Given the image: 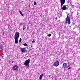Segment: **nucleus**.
<instances>
[{
  "label": "nucleus",
  "mask_w": 80,
  "mask_h": 80,
  "mask_svg": "<svg viewBox=\"0 0 80 80\" xmlns=\"http://www.w3.org/2000/svg\"><path fill=\"white\" fill-rule=\"evenodd\" d=\"M19 32H16L14 35V39L15 41V43L17 44L18 43V38H19Z\"/></svg>",
  "instance_id": "nucleus-1"
},
{
  "label": "nucleus",
  "mask_w": 80,
  "mask_h": 80,
  "mask_svg": "<svg viewBox=\"0 0 80 80\" xmlns=\"http://www.w3.org/2000/svg\"><path fill=\"white\" fill-rule=\"evenodd\" d=\"M61 4V9L63 10H65L67 9V7L65 5H64L63 6V4H65V0H60Z\"/></svg>",
  "instance_id": "nucleus-2"
},
{
  "label": "nucleus",
  "mask_w": 80,
  "mask_h": 80,
  "mask_svg": "<svg viewBox=\"0 0 80 80\" xmlns=\"http://www.w3.org/2000/svg\"><path fill=\"white\" fill-rule=\"evenodd\" d=\"M67 23L68 25H70V18L69 17V16H68V15L67 16L64 24L66 25H67Z\"/></svg>",
  "instance_id": "nucleus-3"
},
{
  "label": "nucleus",
  "mask_w": 80,
  "mask_h": 80,
  "mask_svg": "<svg viewBox=\"0 0 80 80\" xmlns=\"http://www.w3.org/2000/svg\"><path fill=\"white\" fill-rule=\"evenodd\" d=\"M30 59H28L24 63V65H25V66L27 68H28V67H29V63H30Z\"/></svg>",
  "instance_id": "nucleus-4"
},
{
  "label": "nucleus",
  "mask_w": 80,
  "mask_h": 80,
  "mask_svg": "<svg viewBox=\"0 0 80 80\" xmlns=\"http://www.w3.org/2000/svg\"><path fill=\"white\" fill-rule=\"evenodd\" d=\"M20 50L21 53H25L26 52V48H21Z\"/></svg>",
  "instance_id": "nucleus-5"
},
{
  "label": "nucleus",
  "mask_w": 80,
  "mask_h": 80,
  "mask_svg": "<svg viewBox=\"0 0 80 80\" xmlns=\"http://www.w3.org/2000/svg\"><path fill=\"white\" fill-rule=\"evenodd\" d=\"M59 62L58 61H56L54 64V65L55 67H58L59 65Z\"/></svg>",
  "instance_id": "nucleus-6"
},
{
  "label": "nucleus",
  "mask_w": 80,
  "mask_h": 80,
  "mask_svg": "<svg viewBox=\"0 0 80 80\" xmlns=\"http://www.w3.org/2000/svg\"><path fill=\"white\" fill-rule=\"evenodd\" d=\"M63 67L64 68H67V64L66 63H64L62 65Z\"/></svg>",
  "instance_id": "nucleus-7"
},
{
  "label": "nucleus",
  "mask_w": 80,
  "mask_h": 80,
  "mask_svg": "<svg viewBox=\"0 0 80 80\" xmlns=\"http://www.w3.org/2000/svg\"><path fill=\"white\" fill-rule=\"evenodd\" d=\"M17 68H18V66L17 65L14 66L12 68L13 70H16Z\"/></svg>",
  "instance_id": "nucleus-8"
},
{
  "label": "nucleus",
  "mask_w": 80,
  "mask_h": 80,
  "mask_svg": "<svg viewBox=\"0 0 80 80\" xmlns=\"http://www.w3.org/2000/svg\"><path fill=\"white\" fill-rule=\"evenodd\" d=\"M42 77H43V74H42V75H41L40 76V77H39L40 80H41V79H42Z\"/></svg>",
  "instance_id": "nucleus-9"
},
{
  "label": "nucleus",
  "mask_w": 80,
  "mask_h": 80,
  "mask_svg": "<svg viewBox=\"0 0 80 80\" xmlns=\"http://www.w3.org/2000/svg\"><path fill=\"white\" fill-rule=\"evenodd\" d=\"M3 47L2 46H0V48H1L2 50H3Z\"/></svg>",
  "instance_id": "nucleus-10"
},
{
  "label": "nucleus",
  "mask_w": 80,
  "mask_h": 80,
  "mask_svg": "<svg viewBox=\"0 0 80 80\" xmlns=\"http://www.w3.org/2000/svg\"><path fill=\"white\" fill-rule=\"evenodd\" d=\"M22 42V38H20L19 41V43H20Z\"/></svg>",
  "instance_id": "nucleus-11"
},
{
  "label": "nucleus",
  "mask_w": 80,
  "mask_h": 80,
  "mask_svg": "<svg viewBox=\"0 0 80 80\" xmlns=\"http://www.w3.org/2000/svg\"><path fill=\"white\" fill-rule=\"evenodd\" d=\"M23 45H24V46H27V45H27V43H24L23 44Z\"/></svg>",
  "instance_id": "nucleus-12"
},
{
  "label": "nucleus",
  "mask_w": 80,
  "mask_h": 80,
  "mask_svg": "<svg viewBox=\"0 0 80 80\" xmlns=\"http://www.w3.org/2000/svg\"><path fill=\"white\" fill-rule=\"evenodd\" d=\"M19 13H20V14H21L22 13V11H21L19 10Z\"/></svg>",
  "instance_id": "nucleus-13"
},
{
  "label": "nucleus",
  "mask_w": 80,
  "mask_h": 80,
  "mask_svg": "<svg viewBox=\"0 0 80 80\" xmlns=\"http://www.w3.org/2000/svg\"><path fill=\"white\" fill-rule=\"evenodd\" d=\"M34 42H35V39H33V40L32 41V43H34Z\"/></svg>",
  "instance_id": "nucleus-14"
},
{
  "label": "nucleus",
  "mask_w": 80,
  "mask_h": 80,
  "mask_svg": "<svg viewBox=\"0 0 80 80\" xmlns=\"http://www.w3.org/2000/svg\"><path fill=\"white\" fill-rule=\"evenodd\" d=\"M48 37H51V36H52V34H49L48 35Z\"/></svg>",
  "instance_id": "nucleus-15"
},
{
  "label": "nucleus",
  "mask_w": 80,
  "mask_h": 80,
  "mask_svg": "<svg viewBox=\"0 0 80 80\" xmlns=\"http://www.w3.org/2000/svg\"><path fill=\"white\" fill-rule=\"evenodd\" d=\"M37 5V3H36V2H34V5Z\"/></svg>",
  "instance_id": "nucleus-16"
},
{
  "label": "nucleus",
  "mask_w": 80,
  "mask_h": 80,
  "mask_svg": "<svg viewBox=\"0 0 80 80\" xmlns=\"http://www.w3.org/2000/svg\"><path fill=\"white\" fill-rule=\"evenodd\" d=\"M13 62H14V61H12V62H11L12 63H13Z\"/></svg>",
  "instance_id": "nucleus-17"
},
{
  "label": "nucleus",
  "mask_w": 80,
  "mask_h": 80,
  "mask_svg": "<svg viewBox=\"0 0 80 80\" xmlns=\"http://www.w3.org/2000/svg\"><path fill=\"white\" fill-rule=\"evenodd\" d=\"M71 68L69 67V68H68V70H70Z\"/></svg>",
  "instance_id": "nucleus-18"
},
{
  "label": "nucleus",
  "mask_w": 80,
  "mask_h": 80,
  "mask_svg": "<svg viewBox=\"0 0 80 80\" xmlns=\"http://www.w3.org/2000/svg\"><path fill=\"white\" fill-rule=\"evenodd\" d=\"M21 15L22 16H23V14H22V13L21 14Z\"/></svg>",
  "instance_id": "nucleus-19"
},
{
  "label": "nucleus",
  "mask_w": 80,
  "mask_h": 80,
  "mask_svg": "<svg viewBox=\"0 0 80 80\" xmlns=\"http://www.w3.org/2000/svg\"><path fill=\"white\" fill-rule=\"evenodd\" d=\"M19 25H22V23L19 24Z\"/></svg>",
  "instance_id": "nucleus-20"
},
{
  "label": "nucleus",
  "mask_w": 80,
  "mask_h": 80,
  "mask_svg": "<svg viewBox=\"0 0 80 80\" xmlns=\"http://www.w3.org/2000/svg\"><path fill=\"white\" fill-rule=\"evenodd\" d=\"M57 18H56L55 19V20H57Z\"/></svg>",
  "instance_id": "nucleus-21"
},
{
  "label": "nucleus",
  "mask_w": 80,
  "mask_h": 80,
  "mask_svg": "<svg viewBox=\"0 0 80 80\" xmlns=\"http://www.w3.org/2000/svg\"><path fill=\"white\" fill-rule=\"evenodd\" d=\"M25 28H23V30H25Z\"/></svg>",
  "instance_id": "nucleus-22"
},
{
  "label": "nucleus",
  "mask_w": 80,
  "mask_h": 80,
  "mask_svg": "<svg viewBox=\"0 0 80 80\" xmlns=\"http://www.w3.org/2000/svg\"><path fill=\"white\" fill-rule=\"evenodd\" d=\"M2 58H3V56L2 57Z\"/></svg>",
  "instance_id": "nucleus-23"
},
{
  "label": "nucleus",
  "mask_w": 80,
  "mask_h": 80,
  "mask_svg": "<svg viewBox=\"0 0 80 80\" xmlns=\"http://www.w3.org/2000/svg\"><path fill=\"white\" fill-rule=\"evenodd\" d=\"M32 47V46H31V47Z\"/></svg>",
  "instance_id": "nucleus-24"
}]
</instances>
